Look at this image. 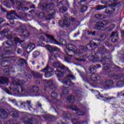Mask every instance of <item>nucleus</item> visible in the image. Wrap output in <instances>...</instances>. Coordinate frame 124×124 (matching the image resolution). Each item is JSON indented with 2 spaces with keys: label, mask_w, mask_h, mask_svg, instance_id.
<instances>
[{
  "label": "nucleus",
  "mask_w": 124,
  "mask_h": 124,
  "mask_svg": "<svg viewBox=\"0 0 124 124\" xmlns=\"http://www.w3.org/2000/svg\"><path fill=\"white\" fill-rule=\"evenodd\" d=\"M12 84L15 85L13 90L15 92H16L17 94H21L22 95L25 94V95H28L31 93H37V92H38V87L37 86H31L25 91V88L21 87V85H19L21 84V81L18 79L14 80Z\"/></svg>",
  "instance_id": "1"
},
{
  "label": "nucleus",
  "mask_w": 124,
  "mask_h": 124,
  "mask_svg": "<svg viewBox=\"0 0 124 124\" xmlns=\"http://www.w3.org/2000/svg\"><path fill=\"white\" fill-rule=\"evenodd\" d=\"M55 59H56V57H54L53 56L49 57L47 65H49V64L53 63L54 67L59 69L55 71V74L57 77H63V75H64V70H66L67 68L64 67V65H62L58 62L54 63V60H55Z\"/></svg>",
  "instance_id": "2"
},
{
  "label": "nucleus",
  "mask_w": 124,
  "mask_h": 124,
  "mask_svg": "<svg viewBox=\"0 0 124 124\" xmlns=\"http://www.w3.org/2000/svg\"><path fill=\"white\" fill-rule=\"evenodd\" d=\"M96 28L98 31H113L114 28L116 27L115 24H111L109 27H108V21H104L102 22H99L96 25Z\"/></svg>",
  "instance_id": "3"
},
{
  "label": "nucleus",
  "mask_w": 124,
  "mask_h": 124,
  "mask_svg": "<svg viewBox=\"0 0 124 124\" xmlns=\"http://www.w3.org/2000/svg\"><path fill=\"white\" fill-rule=\"evenodd\" d=\"M66 52L68 51L69 53H71V52H73L74 54H77L78 53L77 47L73 44H69L66 46Z\"/></svg>",
  "instance_id": "4"
},
{
  "label": "nucleus",
  "mask_w": 124,
  "mask_h": 124,
  "mask_svg": "<svg viewBox=\"0 0 124 124\" xmlns=\"http://www.w3.org/2000/svg\"><path fill=\"white\" fill-rule=\"evenodd\" d=\"M52 71H53V69L49 67V65H47L46 67L44 69L41 70L42 72H45L46 73L45 76L46 78H49L51 77Z\"/></svg>",
  "instance_id": "5"
},
{
  "label": "nucleus",
  "mask_w": 124,
  "mask_h": 124,
  "mask_svg": "<svg viewBox=\"0 0 124 124\" xmlns=\"http://www.w3.org/2000/svg\"><path fill=\"white\" fill-rule=\"evenodd\" d=\"M114 85V82L112 80H107L101 83V85L104 89H110Z\"/></svg>",
  "instance_id": "6"
},
{
  "label": "nucleus",
  "mask_w": 124,
  "mask_h": 124,
  "mask_svg": "<svg viewBox=\"0 0 124 124\" xmlns=\"http://www.w3.org/2000/svg\"><path fill=\"white\" fill-rule=\"evenodd\" d=\"M46 37L48 39V40H50L51 43L52 44H57V45H60V43L57 41V40L55 39L54 38V37L48 34H45Z\"/></svg>",
  "instance_id": "7"
},
{
  "label": "nucleus",
  "mask_w": 124,
  "mask_h": 124,
  "mask_svg": "<svg viewBox=\"0 0 124 124\" xmlns=\"http://www.w3.org/2000/svg\"><path fill=\"white\" fill-rule=\"evenodd\" d=\"M98 96H100L101 98H104V100H105L106 102H109V101H111L112 99H113V97L108 96V94H106L104 95H101L100 94H99Z\"/></svg>",
  "instance_id": "8"
},
{
  "label": "nucleus",
  "mask_w": 124,
  "mask_h": 124,
  "mask_svg": "<svg viewBox=\"0 0 124 124\" xmlns=\"http://www.w3.org/2000/svg\"><path fill=\"white\" fill-rule=\"evenodd\" d=\"M118 31L113 32L111 35L112 42H117L119 39Z\"/></svg>",
  "instance_id": "9"
},
{
  "label": "nucleus",
  "mask_w": 124,
  "mask_h": 124,
  "mask_svg": "<svg viewBox=\"0 0 124 124\" xmlns=\"http://www.w3.org/2000/svg\"><path fill=\"white\" fill-rule=\"evenodd\" d=\"M64 18L66 20L65 21H64L63 22L60 21L59 23V25L60 27H62V28L64 27L65 26L67 27L70 26V22L67 21V20H66L67 18L66 17H65Z\"/></svg>",
  "instance_id": "10"
},
{
  "label": "nucleus",
  "mask_w": 124,
  "mask_h": 124,
  "mask_svg": "<svg viewBox=\"0 0 124 124\" xmlns=\"http://www.w3.org/2000/svg\"><path fill=\"white\" fill-rule=\"evenodd\" d=\"M71 79L74 80V79H75V78L74 77V76L71 75L68 76L66 78V80H67V81L64 82V84H65L66 85H68V86L71 85V82H70Z\"/></svg>",
  "instance_id": "11"
},
{
  "label": "nucleus",
  "mask_w": 124,
  "mask_h": 124,
  "mask_svg": "<svg viewBox=\"0 0 124 124\" xmlns=\"http://www.w3.org/2000/svg\"><path fill=\"white\" fill-rule=\"evenodd\" d=\"M98 46L95 44V43H90L88 45H87V48L90 50H94L95 48H97Z\"/></svg>",
  "instance_id": "12"
},
{
  "label": "nucleus",
  "mask_w": 124,
  "mask_h": 124,
  "mask_svg": "<svg viewBox=\"0 0 124 124\" xmlns=\"http://www.w3.org/2000/svg\"><path fill=\"white\" fill-rule=\"evenodd\" d=\"M35 48V45L34 44H30L27 48V52L30 53Z\"/></svg>",
  "instance_id": "13"
},
{
  "label": "nucleus",
  "mask_w": 124,
  "mask_h": 124,
  "mask_svg": "<svg viewBox=\"0 0 124 124\" xmlns=\"http://www.w3.org/2000/svg\"><path fill=\"white\" fill-rule=\"evenodd\" d=\"M88 60L89 61H93V62H98V58L97 57H94V56H93V54L90 55L88 57Z\"/></svg>",
  "instance_id": "14"
},
{
  "label": "nucleus",
  "mask_w": 124,
  "mask_h": 124,
  "mask_svg": "<svg viewBox=\"0 0 124 124\" xmlns=\"http://www.w3.org/2000/svg\"><path fill=\"white\" fill-rule=\"evenodd\" d=\"M97 67H101V66L100 64H97L95 66H91L90 70L92 73H94V72H95V69H96Z\"/></svg>",
  "instance_id": "15"
},
{
  "label": "nucleus",
  "mask_w": 124,
  "mask_h": 124,
  "mask_svg": "<svg viewBox=\"0 0 124 124\" xmlns=\"http://www.w3.org/2000/svg\"><path fill=\"white\" fill-rule=\"evenodd\" d=\"M22 105L24 106L25 109L26 110H30V108H31V102H27L26 103H23L22 104Z\"/></svg>",
  "instance_id": "16"
},
{
  "label": "nucleus",
  "mask_w": 124,
  "mask_h": 124,
  "mask_svg": "<svg viewBox=\"0 0 124 124\" xmlns=\"http://www.w3.org/2000/svg\"><path fill=\"white\" fill-rule=\"evenodd\" d=\"M86 59H87V56L84 55L80 57L79 59L76 58L75 61L76 62H84V61H85Z\"/></svg>",
  "instance_id": "17"
},
{
  "label": "nucleus",
  "mask_w": 124,
  "mask_h": 124,
  "mask_svg": "<svg viewBox=\"0 0 124 124\" xmlns=\"http://www.w3.org/2000/svg\"><path fill=\"white\" fill-rule=\"evenodd\" d=\"M99 79V76L97 74H93L92 76L91 77V79L92 81H97Z\"/></svg>",
  "instance_id": "18"
},
{
  "label": "nucleus",
  "mask_w": 124,
  "mask_h": 124,
  "mask_svg": "<svg viewBox=\"0 0 124 124\" xmlns=\"http://www.w3.org/2000/svg\"><path fill=\"white\" fill-rule=\"evenodd\" d=\"M5 83H8V79L6 78H0V84H5Z\"/></svg>",
  "instance_id": "19"
},
{
  "label": "nucleus",
  "mask_w": 124,
  "mask_h": 124,
  "mask_svg": "<svg viewBox=\"0 0 124 124\" xmlns=\"http://www.w3.org/2000/svg\"><path fill=\"white\" fill-rule=\"evenodd\" d=\"M116 86L119 88H122L124 86V82L123 81H120L117 82Z\"/></svg>",
  "instance_id": "20"
},
{
  "label": "nucleus",
  "mask_w": 124,
  "mask_h": 124,
  "mask_svg": "<svg viewBox=\"0 0 124 124\" xmlns=\"http://www.w3.org/2000/svg\"><path fill=\"white\" fill-rule=\"evenodd\" d=\"M7 116H8V114H7V112H6L5 111L3 110L1 113V117L3 119H6V118H7Z\"/></svg>",
  "instance_id": "21"
},
{
  "label": "nucleus",
  "mask_w": 124,
  "mask_h": 124,
  "mask_svg": "<svg viewBox=\"0 0 124 124\" xmlns=\"http://www.w3.org/2000/svg\"><path fill=\"white\" fill-rule=\"evenodd\" d=\"M105 12L107 14H111V13H113V12H115V8L114 7L111 8V11L106 9Z\"/></svg>",
  "instance_id": "22"
},
{
  "label": "nucleus",
  "mask_w": 124,
  "mask_h": 124,
  "mask_svg": "<svg viewBox=\"0 0 124 124\" xmlns=\"http://www.w3.org/2000/svg\"><path fill=\"white\" fill-rule=\"evenodd\" d=\"M52 6H55V4H52L51 6V5H46V7H44V8H42V9H44L45 10H46V11H48V9L50 7H52Z\"/></svg>",
  "instance_id": "23"
},
{
  "label": "nucleus",
  "mask_w": 124,
  "mask_h": 124,
  "mask_svg": "<svg viewBox=\"0 0 124 124\" xmlns=\"http://www.w3.org/2000/svg\"><path fill=\"white\" fill-rule=\"evenodd\" d=\"M67 10V9L65 7H62L60 9V12H62V13H64V12H66Z\"/></svg>",
  "instance_id": "24"
},
{
  "label": "nucleus",
  "mask_w": 124,
  "mask_h": 124,
  "mask_svg": "<svg viewBox=\"0 0 124 124\" xmlns=\"http://www.w3.org/2000/svg\"><path fill=\"white\" fill-rule=\"evenodd\" d=\"M46 48L49 52H50V53H52V52H53V47L51 46H46Z\"/></svg>",
  "instance_id": "25"
},
{
  "label": "nucleus",
  "mask_w": 124,
  "mask_h": 124,
  "mask_svg": "<svg viewBox=\"0 0 124 124\" xmlns=\"http://www.w3.org/2000/svg\"><path fill=\"white\" fill-rule=\"evenodd\" d=\"M40 53L38 51H35L33 53V58H36V57H38L39 56Z\"/></svg>",
  "instance_id": "26"
},
{
  "label": "nucleus",
  "mask_w": 124,
  "mask_h": 124,
  "mask_svg": "<svg viewBox=\"0 0 124 124\" xmlns=\"http://www.w3.org/2000/svg\"><path fill=\"white\" fill-rule=\"evenodd\" d=\"M106 7V6L104 5H101V6H98L97 7V10H101V9H104Z\"/></svg>",
  "instance_id": "27"
},
{
  "label": "nucleus",
  "mask_w": 124,
  "mask_h": 124,
  "mask_svg": "<svg viewBox=\"0 0 124 124\" xmlns=\"http://www.w3.org/2000/svg\"><path fill=\"white\" fill-rule=\"evenodd\" d=\"M49 16H52V15H54V14L56 13V12L55 11V10H51L49 11Z\"/></svg>",
  "instance_id": "28"
},
{
  "label": "nucleus",
  "mask_w": 124,
  "mask_h": 124,
  "mask_svg": "<svg viewBox=\"0 0 124 124\" xmlns=\"http://www.w3.org/2000/svg\"><path fill=\"white\" fill-rule=\"evenodd\" d=\"M87 9H88V7L86 6H84L81 8V12H85V11H87Z\"/></svg>",
  "instance_id": "29"
},
{
  "label": "nucleus",
  "mask_w": 124,
  "mask_h": 124,
  "mask_svg": "<svg viewBox=\"0 0 124 124\" xmlns=\"http://www.w3.org/2000/svg\"><path fill=\"white\" fill-rule=\"evenodd\" d=\"M59 51V48L57 47H52V52H58Z\"/></svg>",
  "instance_id": "30"
},
{
  "label": "nucleus",
  "mask_w": 124,
  "mask_h": 124,
  "mask_svg": "<svg viewBox=\"0 0 124 124\" xmlns=\"http://www.w3.org/2000/svg\"><path fill=\"white\" fill-rule=\"evenodd\" d=\"M118 96H124V91H122L118 94Z\"/></svg>",
  "instance_id": "31"
},
{
  "label": "nucleus",
  "mask_w": 124,
  "mask_h": 124,
  "mask_svg": "<svg viewBox=\"0 0 124 124\" xmlns=\"http://www.w3.org/2000/svg\"><path fill=\"white\" fill-rule=\"evenodd\" d=\"M51 96H52V97H57L58 96V94L56 93H51Z\"/></svg>",
  "instance_id": "32"
},
{
  "label": "nucleus",
  "mask_w": 124,
  "mask_h": 124,
  "mask_svg": "<svg viewBox=\"0 0 124 124\" xmlns=\"http://www.w3.org/2000/svg\"><path fill=\"white\" fill-rule=\"evenodd\" d=\"M103 69L104 70H107V69H109V65H106V66L103 67Z\"/></svg>",
  "instance_id": "33"
},
{
  "label": "nucleus",
  "mask_w": 124,
  "mask_h": 124,
  "mask_svg": "<svg viewBox=\"0 0 124 124\" xmlns=\"http://www.w3.org/2000/svg\"><path fill=\"white\" fill-rule=\"evenodd\" d=\"M10 1H11L12 3H13V4H14V3L16 2V4L18 5V2H17V0H10Z\"/></svg>",
  "instance_id": "34"
},
{
  "label": "nucleus",
  "mask_w": 124,
  "mask_h": 124,
  "mask_svg": "<svg viewBox=\"0 0 124 124\" xmlns=\"http://www.w3.org/2000/svg\"><path fill=\"white\" fill-rule=\"evenodd\" d=\"M13 19H14V17H12V18L10 19V22L11 24H14V20H13Z\"/></svg>",
  "instance_id": "35"
},
{
  "label": "nucleus",
  "mask_w": 124,
  "mask_h": 124,
  "mask_svg": "<svg viewBox=\"0 0 124 124\" xmlns=\"http://www.w3.org/2000/svg\"><path fill=\"white\" fill-rule=\"evenodd\" d=\"M81 2H85V0H80V1L78 2L79 5H82Z\"/></svg>",
  "instance_id": "36"
},
{
  "label": "nucleus",
  "mask_w": 124,
  "mask_h": 124,
  "mask_svg": "<svg viewBox=\"0 0 124 124\" xmlns=\"http://www.w3.org/2000/svg\"><path fill=\"white\" fill-rule=\"evenodd\" d=\"M40 39L41 40H42V41H44V40H45V38H44V37H41L40 38Z\"/></svg>",
  "instance_id": "37"
},
{
  "label": "nucleus",
  "mask_w": 124,
  "mask_h": 124,
  "mask_svg": "<svg viewBox=\"0 0 124 124\" xmlns=\"http://www.w3.org/2000/svg\"><path fill=\"white\" fill-rule=\"evenodd\" d=\"M62 44H66V41L64 40H62Z\"/></svg>",
  "instance_id": "38"
},
{
  "label": "nucleus",
  "mask_w": 124,
  "mask_h": 124,
  "mask_svg": "<svg viewBox=\"0 0 124 124\" xmlns=\"http://www.w3.org/2000/svg\"><path fill=\"white\" fill-rule=\"evenodd\" d=\"M21 62H24L26 64H27V62H26V60H24V59H20Z\"/></svg>",
  "instance_id": "39"
},
{
  "label": "nucleus",
  "mask_w": 124,
  "mask_h": 124,
  "mask_svg": "<svg viewBox=\"0 0 124 124\" xmlns=\"http://www.w3.org/2000/svg\"><path fill=\"white\" fill-rule=\"evenodd\" d=\"M15 41L16 42H19V41H20V39L18 38H16V39H15Z\"/></svg>",
  "instance_id": "40"
},
{
  "label": "nucleus",
  "mask_w": 124,
  "mask_h": 124,
  "mask_svg": "<svg viewBox=\"0 0 124 124\" xmlns=\"http://www.w3.org/2000/svg\"><path fill=\"white\" fill-rule=\"evenodd\" d=\"M79 115H80V116H84V115H85V113H84L83 112H80V113L79 114Z\"/></svg>",
  "instance_id": "41"
},
{
  "label": "nucleus",
  "mask_w": 124,
  "mask_h": 124,
  "mask_svg": "<svg viewBox=\"0 0 124 124\" xmlns=\"http://www.w3.org/2000/svg\"><path fill=\"white\" fill-rule=\"evenodd\" d=\"M2 22H3V20L2 19V18H0V24H1Z\"/></svg>",
  "instance_id": "42"
},
{
  "label": "nucleus",
  "mask_w": 124,
  "mask_h": 124,
  "mask_svg": "<svg viewBox=\"0 0 124 124\" xmlns=\"http://www.w3.org/2000/svg\"><path fill=\"white\" fill-rule=\"evenodd\" d=\"M39 46H44V45L43 44V43H40L39 44Z\"/></svg>",
  "instance_id": "43"
},
{
  "label": "nucleus",
  "mask_w": 124,
  "mask_h": 124,
  "mask_svg": "<svg viewBox=\"0 0 124 124\" xmlns=\"http://www.w3.org/2000/svg\"><path fill=\"white\" fill-rule=\"evenodd\" d=\"M14 13H15V11H12V12L11 13V15H13V14H14Z\"/></svg>",
  "instance_id": "44"
},
{
  "label": "nucleus",
  "mask_w": 124,
  "mask_h": 124,
  "mask_svg": "<svg viewBox=\"0 0 124 124\" xmlns=\"http://www.w3.org/2000/svg\"><path fill=\"white\" fill-rule=\"evenodd\" d=\"M21 51V49H18V50H17V53L18 54H20V51Z\"/></svg>",
  "instance_id": "45"
},
{
  "label": "nucleus",
  "mask_w": 124,
  "mask_h": 124,
  "mask_svg": "<svg viewBox=\"0 0 124 124\" xmlns=\"http://www.w3.org/2000/svg\"><path fill=\"white\" fill-rule=\"evenodd\" d=\"M72 98H74V96H71L70 97V99H72Z\"/></svg>",
  "instance_id": "46"
},
{
  "label": "nucleus",
  "mask_w": 124,
  "mask_h": 124,
  "mask_svg": "<svg viewBox=\"0 0 124 124\" xmlns=\"http://www.w3.org/2000/svg\"><path fill=\"white\" fill-rule=\"evenodd\" d=\"M24 9H25V10H29V8L26 7L24 8Z\"/></svg>",
  "instance_id": "47"
},
{
  "label": "nucleus",
  "mask_w": 124,
  "mask_h": 124,
  "mask_svg": "<svg viewBox=\"0 0 124 124\" xmlns=\"http://www.w3.org/2000/svg\"><path fill=\"white\" fill-rule=\"evenodd\" d=\"M6 7H7L8 8H10V7H11L10 6V5H8V6H6Z\"/></svg>",
  "instance_id": "48"
},
{
  "label": "nucleus",
  "mask_w": 124,
  "mask_h": 124,
  "mask_svg": "<svg viewBox=\"0 0 124 124\" xmlns=\"http://www.w3.org/2000/svg\"><path fill=\"white\" fill-rule=\"evenodd\" d=\"M1 10H2V11H5V10H4V9H3V8H1Z\"/></svg>",
  "instance_id": "49"
},
{
  "label": "nucleus",
  "mask_w": 124,
  "mask_h": 124,
  "mask_svg": "<svg viewBox=\"0 0 124 124\" xmlns=\"http://www.w3.org/2000/svg\"><path fill=\"white\" fill-rule=\"evenodd\" d=\"M122 35H123V36H124V32H122Z\"/></svg>",
  "instance_id": "50"
},
{
  "label": "nucleus",
  "mask_w": 124,
  "mask_h": 124,
  "mask_svg": "<svg viewBox=\"0 0 124 124\" xmlns=\"http://www.w3.org/2000/svg\"><path fill=\"white\" fill-rule=\"evenodd\" d=\"M39 107L40 108H41V105L40 104H39Z\"/></svg>",
  "instance_id": "51"
},
{
  "label": "nucleus",
  "mask_w": 124,
  "mask_h": 124,
  "mask_svg": "<svg viewBox=\"0 0 124 124\" xmlns=\"http://www.w3.org/2000/svg\"><path fill=\"white\" fill-rule=\"evenodd\" d=\"M10 17V16H8V18H9Z\"/></svg>",
  "instance_id": "52"
},
{
  "label": "nucleus",
  "mask_w": 124,
  "mask_h": 124,
  "mask_svg": "<svg viewBox=\"0 0 124 124\" xmlns=\"http://www.w3.org/2000/svg\"><path fill=\"white\" fill-rule=\"evenodd\" d=\"M75 36V37L77 36V35H76V34H75V36Z\"/></svg>",
  "instance_id": "53"
},
{
  "label": "nucleus",
  "mask_w": 124,
  "mask_h": 124,
  "mask_svg": "<svg viewBox=\"0 0 124 124\" xmlns=\"http://www.w3.org/2000/svg\"><path fill=\"white\" fill-rule=\"evenodd\" d=\"M7 123H10V121H8Z\"/></svg>",
  "instance_id": "54"
},
{
  "label": "nucleus",
  "mask_w": 124,
  "mask_h": 124,
  "mask_svg": "<svg viewBox=\"0 0 124 124\" xmlns=\"http://www.w3.org/2000/svg\"><path fill=\"white\" fill-rule=\"evenodd\" d=\"M1 27H0V30H1Z\"/></svg>",
  "instance_id": "55"
},
{
  "label": "nucleus",
  "mask_w": 124,
  "mask_h": 124,
  "mask_svg": "<svg viewBox=\"0 0 124 124\" xmlns=\"http://www.w3.org/2000/svg\"><path fill=\"white\" fill-rule=\"evenodd\" d=\"M6 44H7H7H8L7 43V42H6Z\"/></svg>",
  "instance_id": "56"
},
{
  "label": "nucleus",
  "mask_w": 124,
  "mask_h": 124,
  "mask_svg": "<svg viewBox=\"0 0 124 124\" xmlns=\"http://www.w3.org/2000/svg\"><path fill=\"white\" fill-rule=\"evenodd\" d=\"M78 72H80V71H79L78 70Z\"/></svg>",
  "instance_id": "57"
},
{
  "label": "nucleus",
  "mask_w": 124,
  "mask_h": 124,
  "mask_svg": "<svg viewBox=\"0 0 124 124\" xmlns=\"http://www.w3.org/2000/svg\"><path fill=\"white\" fill-rule=\"evenodd\" d=\"M75 108H77V107L76 106V107H75Z\"/></svg>",
  "instance_id": "58"
},
{
  "label": "nucleus",
  "mask_w": 124,
  "mask_h": 124,
  "mask_svg": "<svg viewBox=\"0 0 124 124\" xmlns=\"http://www.w3.org/2000/svg\"><path fill=\"white\" fill-rule=\"evenodd\" d=\"M83 49V50H84V49H85V47H84Z\"/></svg>",
  "instance_id": "59"
},
{
  "label": "nucleus",
  "mask_w": 124,
  "mask_h": 124,
  "mask_svg": "<svg viewBox=\"0 0 124 124\" xmlns=\"http://www.w3.org/2000/svg\"><path fill=\"white\" fill-rule=\"evenodd\" d=\"M74 110H76V109H74Z\"/></svg>",
  "instance_id": "60"
},
{
  "label": "nucleus",
  "mask_w": 124,
  "mask_h": 124,
  "mask_svg": "<svg viewBox=\"0 0 124 124\" xmlns=\"http://www.w3.org/2000/svg\"><path fill=\"white\" fill-rule=\"evenodd\" d=\"M53 24H55V23H53Z\"/></svg>",
  "instance_id": "61"
}]
</instances>
